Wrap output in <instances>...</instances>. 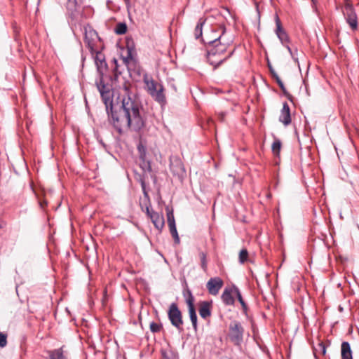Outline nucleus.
I'll return each instance as SVG.
<instances>
[{
    "mask_svg": "<svg viewBox=\"0 0 359 359\" xmlns=\"http://www.w3.org/2000/svg\"><path fill=\"white\" fill-rule=\"evenodd\" d=\"M100 95L106 107L109 121L118 133L128 128L139 131L144 126L142 104L130 92L128 85L125 84L120 90L116 100H111L110 90L101 92Z\"/></svg>",
    "mask_w": 359,
    "mask_h": 359,
    "instance_id": "obj_1",
    "label": "nucleus"
},
{
    "mask_svg": "<svg viewBox=\"0 0 359 359\" xmlns=\"http://www.w3.org/2000/svg\"><path fill=\"white\" fill-rule=\"evenodd\" d=\"M219 30L220 31V34L218 35V36H217L215 39L212 40H208L207 41H205V43L208 44H212L213 46V48L209 50L208 54L210 64L214 65L215 67H218L221 63H222L224 60L229 58L233 53V51H231L228 54V55L220 59L217 62L212 60V57H215L217 55H222L226 51L227 48L232 42L231 40L226 39V29L224 25H220L219 27Z\"/></svg>",
    "mask_w": 359,
    "mask_h": 359,
    "instance_id": "obj_2",
    "label": "nucleus"
},
{
    "mask_svg": "<svg viewBox=\"0 0 359 359\" xmlns=\"http://www.w3.org/2000/svg\"><path fill=\"white\" fill-rule=\"evenodd\" d=\"M143 81L145 84V88L148 93L161 104H164L166 102L165 96L164 94V87L163 85L156 81L151 76L144 74L143 76Z\"/></svg>",
    "mask_w": 359,
    "mask_h": 359,
    "instance_id": "obj_3",
    "label": "nucleus"
},
{
    "mask_svg": "<svg viewBox=\"0 0 359 359\" xmlns=\"http://www.w3.org/2000/svg\"><path fill=\"white\" fill-rule=\"evenodd\" d=\"M342 13L346 23L349 25L352 31L358 29V16L351 2L346 0L342 8Z\"/></svg>",
    "mask_w": 359,
    "mask_h": 359,
    "instance_id": "obj_4",
    "label": "nucleus"
},
{
    "mask_svg": "<svg viewBox=\"0 0 359 359\" xmlns=\"http://www.w3.org/2000/svg\"><path fill=\"white\" fill-rule=\"evenodd\" d=\"M244 329L241 323L233 320L229 325V337L236 345H240L243 339Z\"/></svg>",
    "mask_w": 359,
    "mask_h": 359,
    "instance_id": "obj_5",
    "label": "nucleus"
},
{
    "mask_svg": "<svg viewBox=\"0 0 359 359\" xmlns=\"http://www.w3.org/2000/svg\"><path fill=\"white\" fill-rule=\"evenodd\" d=\"M168 316L171 324L178 330H182V315L176 303L170 305Z\"/></svg>",
    "mask_w": 359,
    "mask_h": 359,
    "instance_id": "obj_6",
    "label": "nucleus"
},
{
    "mask_svg": "<svg viewBox=\"0 0 359 359\" xmlns=\"http://www.w3.org/2000/svg\"><path fill=\"white\" fill-rule=\"evenodd\" d=\"M184 297H185L186 303L188 306L189 318L191 321L193 327H194V330L196 331L197 330V315H196V309H195V306H194L195 299H194L191 290L189 289L187 290V291H185L184 292Z\"/></svg>",
    "mask_w": 359,
    "mask_h": 359,
    "instance_id": "obj_7",
    "label": "nucleus"
},
{
    "mask_svg": "<svg viewBox=\"0 0 359 359\" xmlns=\"http://www.w3.org/2000/svg\"><path fill=\"white\" fill-rule=\"evenodd\" d=\"M84 42L86 46L93 51L95 46L96 40L98 38L97 33L90 26H84Z\"/></svg>",
    "mask_w": 359,
    "mask_h": 359,
    "instance_id": "obj_8",
    "label": "nucleus"
},
{
    "mask_svg": "<svg viewBox=\"0 0 359 359\" xmlns=\"http://www.w3.org/2000/svg\"><path fill=\"white\" fill-rule=\"evenodd\" d=\"M224 282L219 277L211 278L206 284L208 292L212 295H217L222 287Z\"/></svg>",
    "mask_w": 359,
    "mask_h": 359,
    "instance_id": "obj_9",
    "label": "nucleus"
},
{
    "mask_svg": "<svg viewBox=\"0 0 359 359\" xmlns=\"http://www.w3.org/2000/svg\"><path fill=\"white\" fill-rule=\"evenodd\" d=\"M275 22L276 25V29L275 30V32L282 43V44L285 47V45H288L289 43V36L286 33L285 30L282 27V24L280 22V20L278 15H276L275 16Z\"/></svg>",
    "mask_w": 359,
    "mask_h": 359,
    "instance_id": "obj_10",
    "label": "nucleus"
},
{
    "mask_svg": "<svg viewBox=\"0 0 359 359\" xmlns=\"http://www.w3.org/2000/svg\"><path fill=\"white\" fill-rule=\"evenodd\" d=\"M146 211L148 217L151 219L154 226L158 230H161L164 226V218L163 215L150 210L149 207H147Z\"/></svg>",
    "mask_w": 359,
    "mask_h": 359,
    "instance_id": "obj_11",
    "label": "nucleus"
},
{
    "mask_svg": "<svg viewBox=\"0 0 359 359\" xmlns=\"http://www.w3.org/2000/svg\"><path fill=\"white\" fill-rule=\"evenodd\" d=\"M168 224L170 232L174 238L175 243L179 244L180 242V237L177 231L175 221L172 212L168 213Z\"/></svg>",
    "mask_w": 359,
    "mask_h": 359,
    "instance_id": "obj_12",
    "label": "nucleus"
},
{
    "mask_svg": "<svg viewBox=\"0 0 359 359\" xmlns=\"http://www.w3.org/2000/svg\"><path fill=\"white\" fill-rule=\"evenodd\" d=\"M279 121L285 126H287L291 123L290 109L287 102L283 103L279 116Z\"/></svg>",
    "mask_w": 359,
    "mask_h": 359,
    "instance_id": "obj_13",
    "label": "nucleus"
},
{
    "mask_svg": "<svg viewBox=\"0 0 359 359\" xmlns=\"http://www.w3.org/2000/svg\"><path fill=\"white\" fill-rule=\"evenodd\" d=\"M198 312L200 316L207 319L211 316V304L207 301H203L198 304Z\"/></svg>",
    "mask_w": 359,
    "mask_h": 359,
    "instance_id": "obj_14",
    "label": "nucleus"
},
{
    "mask_svg": "<svg viewBox=\"0 0 359 359\" xmlns=\"http://www.w3.org/2000/svg\"><path fill=\"white\" fill-rule=\"evenodd\" d=\"M341 359H353L352 351L348 342L343 341L341 345Z\"/></svg>",
    "mask_w": 359,
    "mask_h": 359,
    "instance_id": "obj_15",
    "label": "nucleus"
},
{
    "mask_svg": "<svg viewBox=\"0 0 359 359\" xmlns=\"http://www.w3.org/2000/svg\"><path fill=\"white\" fill-rule=\"evenodd\" d=\"M233 291V289H228L226 288L222 294V299L224 304L226 305H233L234 304V298L232 294V292Z\"/></svg>",
    "mask_w": 359,
    "mask_h": 359,
    "instance_id": "obj_16",
    "label": "nucleus"
},
{
    "mask_svg": "<svg viewBox=\"0 0 359 359\" xmlns=\"http://www.w3.org/2000/svg\"><path fill=\"white\" fill-rule=\"evenodd\" d=\"M63 348L64 346H62L57 349L48 351L47 353L49 359H67L64 353Z\"/></svg>",
    "mask_w": 359,
    "mask_h": 359,
    "instance_id": "obj_17",
    "label": "nucleus"
},
{
    "mask_svg": "<svg viewBox=\"0 0 359 359\" xmlns=\"http://www.w3.org/2000/svg\"><path fill=\"white\" fill-rule=\"evenodd\" d=\"M269 69L270 70V73L272 76V77L276 80V83H278L280 88L285 92V87L284 86V83L278 76V74L276 72V71L273 69L272 66L269 64Z\"/></svg>",
    "mask_w": 359,
    "mask_h": 359,
    "instance_id": "obj_18",
    "label": "nucleus"
},
{
    "mask_svg": "<svg viewBox=\"0 0 359 359\" xmlns=\"http://www.w3.org/2000/svg\"><path fill=\"white\" fill-rule=\"evenodd\" d=\"M204 23H205V20L201 18L195 27L194 36L196 39H198L201 36H202L203 26Z\"/></svg>",
    "mask_w": 359,
    "mask_h": 359,
    "instance_id": "obj_19",
    "label": "nucleus"
},
{
    "mask_svg": "<svg viewBox=\"0 0 359 359\" xmlns=\"http://www.w3.org/2000/svg\"><path fill=\"white\" fill-rule=\"evenodd\" d=\"M199 257L201 260V266L204 272H207L208 271V262H207V256L204 252H199Z\"/></svg>",
    "mask_w": 359,
    "mask_h": 359,
    "instance_id": "obj_20",
    "label": "nucleus"
},
{
    "mask_svg": "<svg viewBox=\"0 0 359 359\" xmlns=\"http://www.w3.org/2000/svg\"><path fill=\"white\" fill-rule=\"evenodd\" d=\"M127 53L126 56H123V60L125 64H128L130 61L133 60V48L132 47H129L127 46Z\"/></svg>",
    "mask_w": 359,
    "mask_h": 359,
    "instance_id": "obj_21",
    "label": "nucleus"
},
{
    "mask_svg": "<svg viewBox=\"0 0 359 359\" xmlns=\"http://www.w3.org/2000/svg\"><path fill=\"white\" fill-rule=\"evenodd\" d=\"M137 150L139 152V156H140V160H142V161L144 162L146 160V156H147L146 147L141 142H140L137 145Z\"/></svg>",
    "mask_w": 359,
    "mask_h": 359,
    "instance_id": "obj_22",
    "label": "nucleus"
},
{
    "mask_svg": "<svg viewBox=\"0 0 359 359\" xmlns=\"http://www.w3.org/2000/svg\"><path fill=\"white\" fill-rule=\"evenodd\" d=\"M233 292H234L235 294L236 295L238 302L241 303V304L243 307V309L244 311H246L247 310V304L244 302L239 289L238 287H234Z\"/></svg>",
    "mask_w": 359,
    "mask_h": 359,
    "instance_id": "obj_23",
    "label": "nucleus"
},
{
    "mask_svg": "<svg viewBox=\"0 0 359 359\" xmlns=\"http://www.w3.org/2000/svg\"><path fill=\"white\" fill-rule=\"evenodd\" d=\"M115 32L117 34H123L127 32V26L125 23H118L116 28Z\"/></svg>",
    "mask_w": 359,
    "mask_h": 359,
    "instance_id": "obj_24",
    "label": "nucleus"
},
{
    "mask_svg": "<svg viewBox=\"0 0 359 359\" xmlns=\"http://www.w3.org/2000/svg\"><path fill=\"white\" fill-rule=\"evenodd\" d=\"M281 149V142L279 140H275L272 144V151L275 155H278Z\"/></svg>",
    "mask_w": 359,
    "mask_h": 359,
    "instance_id": "obj_25",
    "label": "nucleus"
},
{
    "mask_svg": "<svg viewBox=\"0 0 359 359\" xmlns=\"http://www.w3.org/2000/svg\"><path fill=\"white\" fill-rule=\"evenodd\" d=\"M96 85L100 93H101V92L110 90L109 86L108 85H105L102 79H100L99 82H97Z\"/></svg>",
    "mask_w": 359,
    "mask_h": 359,
    "instance_id": "obj_26",
    "label": "nucleus"
},
{
    "mask_svg": "<svg viewBox=\"0 0 359 359\" xmlns=\"http://www.w3.org/2000/svg\"><path fill=\"white\" fill-rule=\"evenodd\" d=\"M248 257V252L246 249H242L239 253V262L241 264H243L247 261Z\"/></svg>",
    "mask_w": 359,
    "mask_h": 359,
    "instance_id": "obj_27",
    "label": "nucleus"
},
{
    "mask_svg": "<svg viewBox=\"0 0 359 359\" xmlns=\"http://www.w3.org/2000/svg\"><path fill=\"white\" fill-rule=\"evenodd\" d=\"M150 330L153 333L159 332L162 329V325L159 323H156L155 322H151L149 325Z\"/></svg>",
    "mask_w": 359,
    "mask_h": 359,
    "instance_id": "obj_28",
    "label": "nucleus"
},
{
    "mask_svg": "<svg viewBox=\"0 0 359 359\" xmlns=\"http://www.w3.org/2000/svg\"><path fill=\"white\" fill-rule=\"evenodd\" d=\"M7 344V335L3 332H0V347L4 348Z\"/></svg>",
    "mask_w": 359,
    "mask_h": 359,
    "instance_id": "obj_29",
    "label": "nucleus"
},
{
    "mask_svg": "<svg viewBox=\"0 0 359 359\" xmlns=\"http://www.w3.org/2000/svg\"><path fill=\"white\" fill-rule=\"evenodd\" d=\"M285 48H287V50H288V52L290 53V54L291 55L292 57L293 58V60L296 62L298 61V58L297 57V50H295L294 51H293L292 50V48L289 46V45H285Z\"/></svg>",
    "mask_w": 359,
    "mask_h": 359,
    "instance_id": "obj_30",
    "label": "nucleus"
},
{
    "mask_svg": "<svg viewBox=\"0 0 359 359\" xmlns=\"http://www.w3.org/2000/svg\"><path fill=\"white\" fill-rule=\"evenodd\" d=\"M319 351L325 355L326 353V346L323 343H319L318 344Z\"/></svg>",
    "mask_w": 359,
    "mask_h": 359,
    "instance_id": "obj_31",
    "label": "nucleus"
},
{
    "mask_svg": "<svg viewBox=\"0 0 359 359\" xmlns=\"http://www.w3.org/2000/svg\"><path fill=\"white\" fill-rule=\"evenodd\" d=\"M217 116H218V118L219 119L220 121H224V116H225V114L224 113H223V112L218 113Z\"/></svg>",
    "mask_w": 359,
    "mask_h": 359,
    "instance_id": "obj_32",
    "label": "nucleus"
},
{
    "mask_svg": "<svg viewBox=\"0 0 359 359\" xmlns=\"http://www.w3.org/2000/svg\"><path fill=\"white\" fill-rule=\"evenodd\" d=\"M124 1L126 3V6H128L130 4V0H124Z\"/></svg>",
    "mask_w": 359,
    "mask_h": 359,
    "instance_id": "obj_33",
    "label": "nucleus"
},
{
    "mask_svg": "<svg viewBox=\"0 0 359 359\" xmlns=\"http://www.w3.org/2000/svg\"><path fill=\"white\" fill-rule=\"evenodd\" d=\"M313 4H316L317 3V0H311Z\"/></svg>",
    "mask_w": 359,
    "mask_h": 359,
    "instance_id": "obj_34",
    "label": "nucleus"
},
{
    "mask_svg": "<svg viewBox=\"0 0 359 359\" xmlns=\"http://www.w3.org/2000/svg\"><path fill=\"white\" fill-rule=\"evenodd\" d=\"M217 36H212V37L211 39H210L209 40H212V39H215Z\"/></svg>",
    "mask_w": 359,
    "mask_h": 359,
    "instance_id": "obj_35",
    "label": "nucleus"
}]
</instances>
